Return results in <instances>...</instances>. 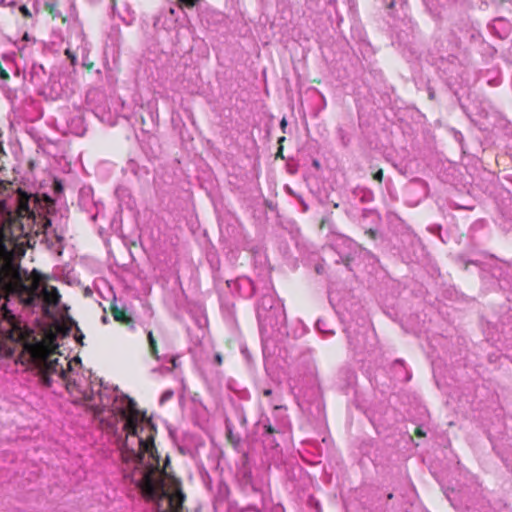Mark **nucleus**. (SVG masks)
I'll use <instances>...</instances> for the list:
<instances>
[{
  "instance_id": "f257e3e1",
  "label": "nucleus",
  "mask_w": 512,
  "mask_h": 512,
  "mask_svg": "<svg viewBox=\"0 0 512 512\" xmlns=\"http://www.w3.org/2000/svg\"><path fill=\"white\" fill-rule=\"evenodd\" d=\"M15 225L0 228V357L12 355L20 346L38 369L44 385L61 382L70 394H78L77 399L106 422L117 437L124 477L154 503L157 512H181L184 494L180 483L160 465L154 445L155 426L136 402L117 390L103 388L101 383L82 387L72 379L71 361L56 353L59 326L44 331L32 343L26 340L27 331L20 319L52 317L61 295L44 274L20 266L26 240L13 235Z\"/></svg>"
},
{
  "instance_id": "f03ea898",
  "label": "nucleus",
  "mask_w": 512,
  "mask_h": 512,
  "mask_svg": "<svg viewBox=\"0 0 512 512\" xmlns=\"http://www.w3.org/2000/svg\"><path fill=\"white\" fill-rule=\"evenodd\" d=\"M6 157V153L0 145V171L4 168L2 158ZM10 184H3L0 178V212L6 214L9 218L17 215L20 218V225H23L22 220H29L34 216L30 208V197L21 191H13Z\"/></svg>"
},
{
  "instance_id": "7ed1b4c3",
  "label": "nucleus",
  "mask_w": 512,
  "mask_h": 512,
  "mask_svg": "<svg viewBox=\"0 0 512 512\" xmlns=\"http://www.w3.org/2000/svg\"><path fill=\"white\" fill-rule=\"evenodd\" d=\"M6 157V153L0 145V171L4 168L2 158ZM10 184H3L0 178V212L6 214L9 218L17 215L20 218V225H23L22 220H29L34 216L30 208V197L21 191H13Z\"/></svg>"
},
{
  "instance_id": "20e7f679",
  "label": "nucleus",
  "mask_w": 512,
  "mask_h": 512,
  "mask_svg": "<svg viewBox=\"0 0 512 512\" xmlns=\"http://www.w3.org/2000/svg\"><path fill=\"white\" fill-rule=\"evenodd\" d=\"M89 52L88 43L81 31H76L68 40L65 55L70 59L72 65L77 63L79 57H87Z\"/></svg>"
},
{
  "instance_id": "39448f33",
  "label": "nucleus",
  "mask_w": 512,
  "mask_h": 512,
  "mask_svg": "<svg viewBox=\"0 0 512 512\" xmlns=\"http://www.w3.org/2000/svg\"><path fill=\"white\" fill-rule=\"evenodd\" d=\"M113 317L116 321L128 324L131 322V318L125 314V312L117 307L112 311Z\"/></svg>"
},
{
  "instance_id": "423d86ee",
  "label": "nucleus",
  "mask_w": 512,
  "mask_h": 512,
  "mask_svg": "<svg viewBox=\"0 0 512 512\" xmlns=\"http://www.w3.org/2000/svg\"><path fill=\"white\" fill-rule=\"evenodd\" d=\"M147 338H148V342H149V347H150V352H151V355L156 359V360H160V356L158 354V350H157V345H156V341L153 337V334L151 331L148 332L147 334Z\"/></svg>"
},
{
  "instance_id": "0eeeda50",
  "label": "nucleus",
  "mask_w": 512,
  "mask_h": 512,
  "mask_svg": "<svg viewBox=\"0 0 512 512\" xmlns=\"http://www.w3.org/2000/svg\"><path fill=\"white\" fill-rule=\"evenodd\" d=\"M169 361L171 362L172 364V367L171 368H165V371H172L173 369L177 368L178 367V362H177V357L173 356L169 359ZM161 370H164V368H162Z\"/></svg>"
},
{
  "instance_id": "6e6552de",
  "label": "nucleus",
  "mask_w": 512,
  "mask_h": 512,
  "mask_svg": "<svg viewBox=\"0 0 512 512\" xmlns=\"http://www.w3.org/2000/svg\"><path fill=\"white\" fill-rule=\"evenodd\" d=\"M172 396H173V391H171V390H167V391H165V392L162 394L161 399H160V402H161V403H164L165 401L169 400Z\"/></svg>"
},
{
  "instance_id": "1a4fd4ad",
  "label": "nucleus",
  "mask_w": 512,
  "mask_h": 512,
  "mask_svg": "<svg viewBox=\"0 0 512 512\" xmlns=\"http://www.w3.org/2000/svg\"><path fill=\"white\" fill-rule=\"evenodd\" d=\"M182 4H184L185 6L187 7H193L196 5V3L199 1V0H179Z\"/></svg>"
},
{
  "instance_id": "9d476101",
  "label": "nucleus",
  "mask_w": 512,
  "mask_h": 512,
  "mask_svg": "<svg viewBox=\"0 0 512 512\" xmlns=\"http://www.w3.org/2000/svg\"><path fill=\"white\" fill-rule=\"evenodd\" d=\"M373 178L379 182L382 181V178H383V171L381 169H379L374 175H373Z\"/></svg>"
},
{
  "instance_id": "9b49d317",
  "label": "nucleus",
  "mask_w": 512,
  "mask_h": 512,
  "mask_svg": "<svg viewBox=\"0 0 512 512\" xmlns=\"http://www.w3.org/2000/svg\"><path fill=\"white\" fill-rule=\"evenodd\" d=\"M310 502L314 504V507L317 512H321V506L318 501L314 500L313 498L310 499Z\"/></svg>"
},
{
  "instance_id": "f8f14e48",
  "label": "nucleus",
  "mask_w": 512,
  "mask_h": 512,
  "mask_svg": "<svg viewBox=\"0 0 512 512\" xmlns=\"http://www.w3.org/2000/svg\"><path fill=\"white\" fill-rule=\"evenodd\" d=\"M0 77L2 79H8L9 78V74L4 69H1L0 70Z\"/></svg>"
},
{
  "instance_id": "ddd939ff",
  "label": "nucleus",
  "mask_w": 512,
  "mask_h": 512,
  "mask_svg": "<svg viewBox=\"0 0 512 512\" xmlns=\"http://www.w3.org/2000/svg\"><path fill=\"white\" fill-rule=\"evenodd\" d=\"M215 362L217 363V365L222 364V356L219 353L215 354Z\"/></svg>"
},
{
  "instance_id": "4468645a",
  "label": "nucleus",
  "mask_w": 512,
  "mask_h": 512,
  "mask_svg": "<svg viewBox=\"0 0 512 512\" xmlns=\"http://www.w3.org/2000/svg\"><path fill=\"white\" fill-rule=\"evenodd\" d=\"M416 435L422 437L425 435V433L423 432V430L421 428H417Z\"/></svg>"
},
{
  "instance_id": "2eb2a0df",
  "label": "nucleus",
  "mask_w": 512,
  "mask_h": 512,
  "mask_svg": "<svg viewBox=\"0 0 512 512\" xmlns=\"http://www.w3.org/2000/svg\"><path fill=\"white\" fill-rule=\"evenodd\" d=\"M51 225V222L49 220L46 221V224H45V234H48V226Z\"/></svg>"
},
{
  "instance_id": "dca6fc26",
  "label": "nucleus",
  "mask_w": 512,
  "mask_h": 512,
  "mask_svg": "<svg viewBox=\"0 0 512 512\" xmlns=\"http://www.w3.org/2000/svg\"><path fill=\"white\" fill-rule=\"evenodd\" d=\"M263 394L265 396H270L272 394V390L271 389H266V390L263 391Z\"/></svg>"
},
{
  "instance_id": "f3484780",
  "label": "nucleus",
  "mask_w": 512,
  "mask_h": 512,
  "mask_svg": "<svg viewBox=\"0 0 512 512\" xmlns=\"http://www.w3.org/2000/svg\"><path fill=\"white\" fill-rule=\"evenodd\" d=\"M83 334H79V335H76L75 338L78 342H81L82 338H83Z\"/></svg>"
},
{
  "instance_id": "a211bd4d",
  "label": "nucleus",
  "mask_w": 512,
  "mask_h": 512,
  "mask_svg": "<svg viewBox=\"0 0 512 512\" xmlns=\"http://www.w3.org/2000/svg\"><path fill=\"white\" fill-rule=\"evenodd\" d=\"M169 13H170V15H172V16H173V15L175 14V8L170 7V8H169Z\"/></svg>"
},
{
  "instance_id": "6ab92c4d",
  "label": "nucleus",
  "mask_w": 512,
  "mask_h": 512,
  "mask_svg": "<svg viewBox=\"0 0 512 512\" xmlns=\"http://www.w3.org/2000/svg\"><path fill=\"white\" fill-rule=\"evenodd\" d=\"M241 281H242V282H246V283H248L249 285H252V284H251V281H250L248 278H242V279H241Z\"/></svg>"
},
{
  "instance_id": "aec40b11",
  "label": "nucleus",
  "mask_w": 512,
  "mask_h": 512,
  "mask_svg": "<svg viewBox=\"0 0 512 512\" xmlns=\"http://www.w3.org/2000/svg\"><path fill=\"white\" fill-rule=\"evenodd\" d=\"M321 325H322V322L321 321H318L317 322V328L320 330V331H323L322 328H321Z\"/></svg>"
},
{
  "instance_id": "412c9836",
  "label": "nucleus",
  "mask_w": 512,
  "mask_h": 512,
  "mask_svg": "<svg viewBox=\"0 0 512 512\" xmlns=\"http://www.w3.org/2000/svg\"><path fill=\"white\" fill-rule=\"evenodd\" d=\"M286 125V120L285 119H282L281 121V126L284 127Z\"/></svg>"
}]
</instances>
